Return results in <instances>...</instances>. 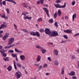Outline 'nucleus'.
Segmentation results:
<instances>
[{
  "instance_id": "nucleus-1",
  "label": "nucleus",
  "mask_w": 79,
  "mask_h": 79,
  "mask_svg": "<svg viewBox=\"0 0 79 79\" xmlns=\"http://www.w3.org/2000/svg\"><path fill=\"white\" fill-rule=\"evenodd\" d=\"M27 15H29V13L27 11L24 12H23L21 14L22 15H23L24 17H23L24 19H28L29 20H31L32 18V17H29L28 16H26Z\"/></svg>"
},
{
  "instance_id": "nucleus-2",
  "label": "nucleus",
  "mask_w": 79,
  "mask_h": 79,
  "mask_svg": "<svg viewBox=\"0 0 79 79\" xmlns=\"http://www.w3.org/2000/svg\"><path fill=\"white\" fill-rule=\"evenodd\" d=\"M52 37H56L59 35L57 31H51L50 35Z\"/></svg>"
},
{
  "instance_id": "nucleus-3",
  "label": "nucleus",
  "mask_w": 79,
  "mask_h": 79,
  "mask_svg": "<svg viewBox=\"0 0 79 79\" xmlns=\"http://www.w3.org/2000/svg\"><path fill=\"white\" fill-rule=\"evenodd\" d=\"M21 73L20 72H17L15 73V75L17 79H19L21 76Z\"/></svg>"
},
{
  "instance_id": "nucleus-4",
  "label": "nucleus",
  "mask_w": 79,
  "mask_h": 79,
  "mask_svg": "<svg viewBox=\"0 0 79 79\" xmlns=\"http://www.w3.org/2000/svg\"><path fill=\"white\" fill-rule=\"evenodd\" d=\"M45 32L46 34L50 35L52 31H50V30L49 28H45Z\"/></svg>"
},
{
  "instance_id": "nucleus-5",
  "label": "nucleus",
  "mask_w": 79,
  "mask_h": 79,
  "mask_svg": "<svg viewBox=\"0 0 79 79\" xmlns=\"http://www.w3.org/2000/svg\"><path fill=\"white\" fill-rule=\"evenodd\" d=\"M14 40H15V39L13 38H10L9 40V43L8 44V45H11L14 42Z\"/></svg>"
},
{
  "instance_id": "nucleus-6",
  "label": "nucleus",
  "mask_w": 79,
  "mask_h": 79,
  "mask_svg": "<svg viewBox=\"0 0 79 79\" xmlns=\"http://www.w3.org/2000/svg\"><path fill=\"white\" fill-rule=\"evenodd\" d=\"M43 10H44L46 12V14L49 17V11L48 10V9L46 7H44L43 8Z\"/></svg>"
},
{
  "instance_id": "nucleus-7",
  "label": "nucleus",
  "mask_w": 79,
  "mask_h": 79,
  "mask_svg": "<svg viewBox=\"0 0 79 79\" xmlns=\"http://www.w3.org/2000/svg\"><path fill=\"white\" fill-rule=\"evenodd\" d=\"M64 32L67 34H72V30H71L67 29L66 30H64Z\"/></svg>"
},
{
  "instance_id": "nucleus-8",
  "label": "nucleus",
  "mask_w": 79,
  "mask_h": 79,
  "mask_svg": "<svg viewBox=\"0 0 79 79\" xmlns=\"http://www.w3.org/2000/svg\"><path fill=\"white\" fill-rule=\"evenodd\" d=\"M0 52L2 53V55L3 56H4V57L6 56V53H5V50H0Z\"/></svg>"
},
{
  "instance_id": "nucleus-9",
  "label": "nucleus",
  "mask_w": 79,
  "mask_h": 79,
  "mask_svg": "<svg viewBox=\"0 0 79 79\" xmlns=\"http://www.w3.org/2000/svg\"><path fill=\"white\" fill-rule=\"evenodd\" d=\"M20 58L22 61H24V60H26V57H25V56L23 55L20 56Z\"/></svg>"
},
{
  "instance_id": "nucleus-10",
  "label": "nucleus",
  "mask_w": 79,
  "mask_h": 79,
  "mask_svg": "<svg viewBox=\"0 0 79 79\" xmlns=\"http://www.w3.org/2000/svg\"><path fill=\"white\" fill-rule=\"evenodd\" d=\"M15 46V44H13L9 46H6L4 48L5 49H8V48H11V47H14Z\"/></svg>"
},
{
  "instance_id": "nucleus-11",
  "label": "nucleus",
  "mask_w": 79,
  "mask_h": 79,
  "mask_svg": "<svg viewBox=\"0 0 79 79\" xmlns=\"http://www.w3.org/2000/svg\"><path fill=\"white\" fill-rule=\"evenodd\" d=\"M40 60H41V56L40 55H38L36 59V61L39 62V61H40Z\"/></svg>"
},
{
  "instance_id": "nucleus-12",
  "label": "nucleus",
  "mask_w": 79,
  "mask_h": 79,
  "mask_svg": "<svg viewBox=\"0 0 79 79\" xmlns=\"http://www.w3.org/2000/svg\"><path fill=\"white\" fill-rule=\"evenodd\" d=\"M53 54L55 55H58V51L57 50H54L53 51Z\"/></svg>"
},
{
  "instance_id": "nucleus-13",
  "label": "nucleus",
  "mask_w": 79,
  "mask_h": 79,
  "mask_svg": "<svg viewBox=\"0 0 79 79\" xmlns=\"http://www.w3.org/2000/svg\"><path fill=\"white\" fill-rule=\"evenodd\" d=\"M75 74H76V73H75L74 71H72L70 73H69V75L71 76H73L75 75Z\"/></svg>"
},
{
  "instance_id": "nucleus-14",
  "label": "nucleus",
  "mask_w": 79,
  "mask_h": 79,
  "mask_svg": "<svg viewBox=\"0 0 79 79\" xmlns=\"http://www.w3.org/2000/svg\"><path fill=\"white\" fill-rule=\"evenodd\" d=\"M6 27V25L4 24H3L1 25L0 27V30H1L2 28H4V27Z\"/></svg>"
},
{
  "instance_id": "nucleus-15",
  "label": "nucleus",
  "mask_w": 79,
  "mask_h": 79,
  "mask_svg": "<svg viewBox=\"0 0 79 79\" xmlns=\"http://www.w3.org/2000/svg\"><path fill=\"white\" fill-rule=\"evenodd\" d=\"M5 1L9 2H11V3H13L14 4H16V2L14 1L13 0H5Z\"/></svg>"
},
{
  "instance_id": "nucleus-16",
  "label": "nucleus",
  "mask_w": 79,
  "mask_h": 79,
  "mask_svg": "<svg viewBox=\"0 0 79 79\" xmlns=\"http://www.w3.org/2000/svg\"><path fill=\"white\" fill-rule=\"evenodd\" d=\"M55 6L56 8H61V6L59 4H57L55 5Z\"/></svg>"
},
{
  "instance_id": "nucleus-17",
  "label": "nucleus",
  "mask_w": 79,
  "mask_h": 79,
  "mask_svg": "<svg viewBox=\"0 0 79 79\" xmlns=\"http://www.w3.org/2000/svg\"><path fill=\"white\" fill-rule=\"evenodd\" d=\"M1 18H4V19H8V17L7 16L5 17V14H3L1 16Z\"/></svg>"
},
{
  "instance_id": "nucleus-18",
  "label": "nucleus",
  "mask_w": 79,
  "mask_h": 79,
  "mask_svg": "<svg viewBox=\"0 0 79 79\" xmlns=\"http://www.w3.org/2000/svg\"><path fill=\"white\" fill-rule=\"evenodd\" d=\"M23 6L25 8H27V7H28V5L27 4V3H23Z\"/></svg>"
},
{
  "instance_id": "nucleus-19",
  "label": "nucleus",
  "mask_w": 79,
  "mask_h": 79,
  "mask_svg": "<svg viewBox=\"0 0 79 79\" xmlns=\"http://www.w3.org/2000/svg\"><path fill=\"white\" fill-rule=\"evenodd\" d=\"M7 69L9 71H11L12 70V66H9L7 68Z\"/></svg>"
},
{
  "instance_id": "nucleus-20",
  "label": "nucleus",
  "mask_w": 79,
  "mask_h": 79,
  "mask_svg": "<svg viewBox=\"0 0 79 79\" xmlns=\"http://www.w3.org/2000/svg\"><path fill=\"white\" fill-rule=\"evenodd\" d=\"M57 15L59 16H60L61 15V10H59L58 12Z\"/></svg>"
},
{
  "instance_id": "nucleus-21",
  "label": "nucleus",
  "mask_w": 79,
  "mask_h": 79,
  "mask_svg": "<svg viewBox=\"0 0 79 79\" xmlns=\"http://www.w3.org/2000/svg\"><path fill=\"white\" fill-rule=\"evenodd\" d=\"M30 34L31 35H33L35 36V32H34L33 31H31L30 33Z\"/></svg>"
},
{
  "instance_id": "nucleus-22",
  "label": "nucleus",
  "mask_w": 79,
  "mask_h": 79,
  "mask_svg": "<svg viewBox=\"0 0 79 79\" xmlns=\"http://www.w3.org/2000/svg\"><path fill=\"white\" fill-rule=\"evenodd\" d=\"M54 64H55V65H56V66H58L59 63L58 61L56 60L54 62Z\"/></svg>"
},
{
  "instance_id": "nucleus-23",
  "label": "nucleus",
  "mask_w": 79,
  "mask_h": 79,
  "mask_svg": "<svg viewBox=\"0 0 79 79\" xmlns=\"http://www.w3.org/2000/svg\"><path fill=\"white\" fill-rule=\"evenodd\" d=\"M22 30L23 31H24V32H25V33H27V34L29 33V31H28L26 29H22Z\"/></svg>"
},
{
  "instance_id": "nucleus-24",
  "label": "nucleus",
  "mask_w": 79,
  "mask_h": 79,
  "mask_svg": "<svg viewBox=\"0 0 79 79\" xmlns=\"http://www.w3.org/2000/svg\"><path fill=\"white\" fill-rule=\"evenodd\" d=\"M35 35H37L38 37H40V33L38 31H36L35 32Z\"/></svg>"
},
{
  "instance_id": "nucleus-25",
  "label": "nucleus",
  "mask_w": 79,
  "mask_h": 79,
  "mask_svg": "<svg viewBox=\"0 0 79 79\" xmlns=\"http://www.w3.org/2000/svg\"><path fill=\"white\" fill-rule=\"evenodd\" d=\"M36 48H38L39 49H42V47L39 46L38 45H37L35 46Z\"/></svg>"
},
{
  "instance_id": "nucleus-26",
  "label": "nucleus",
  "mask_w": 79,
  "mask_h": 79,
  "mask_svg": "<svg viewBox=\"0 0 79 79\" xmlns=\"http://www.w3.org/2000/svg\"><path fill=\"white\" fill-rule=\"evenodd\" d=\"M76 14H75L74 15H73V19L72 20L74 21V18H76Z\"/></svg>"
},
{
  "instance_id": "nucleus-27",
  "label": "nucleus",
  "mask_w": 79,
  "mask_h": 79,
  "mask_svg": "<svg viewBox=\"0 0 79 79\" xmlns=\"http://www.w3.org/2000/svg\"><path fill=\"white\" fill-rule=\"evenodd\" d=\"M43 20V19H42V18H40L37 20V22H40V21H42Z\"/></svg>"
},
{
  "instance_id": "nucleus-28",
  "label": "nucleus",
  "mask_w": 79,
  "mask_h": 79,
  "mask_svg": "<svg viewBox=\"0 0 79 79\" xmlns=\"http://www.w3.org/2000/svg\"><path fill=\"white\" fill-rule=\"evenodd\" d=\"M13 63L14 64V66L15 69H17V67H16V61H14Z\"/></svg>"
},
{
  "instance_id": "nucleus-29",
  "label": "nucleus",
  "mask_w": 79,
  "mask_h": 79,
  "mask_svg": "<svg viewBox=\"0 0 79 79\" xmlns=\"http://www.w3.org/2000/svg\"><path fill=\"white\" fill-rule=\"evenodd\" d=\"M3 32V31L2 30L0 31V38H2L3 37V35L1 34H2Z\"/></svg>"
},
{
  "instance_id": "nucleus-30",
  "label": "nucleus",
  "mask_w": 79,
  "mask_h": 79,
  "mask_svg": "<svg viewBox=\"0 0 79 79\" xmlns=\"http://www.w3.org/2000/svg\"><path fill=\"white\" fill-rule=\"evenodd\" d=\"M16 64L18 68H21V64H20L19 63H17Z\"/></svg>"
},
{
  "instance_id": "nucleus-31",
  "label": "nucleus",
  "mask_w": 79,
  "mask_h": 79,
  "mask_svg": "<svg viewBox=\"0 0 79 79\" xmlns=\"http://www.w3.org/2000/svg\"><path fill=\"white\" fill-rule=\"evenodd\" d=\"M64 69H62L61 70V74L62 75L64 74Z\"/></svg>"
},
{
  "instance_id": "nucleus-32",
  "label": "nucleus",
  "mask_w": 79,
  "mask_h": 79,
  "mask_svg": "<svg viewBox=\"0 0 79 79\" xmlns=\"http://www.w3.org/2000/svg\"><path fill=\"white\" fill-rule=\"evenodd\" d=\"M11 56L14 58H15V57H16L17 56V55L16 54H11Z\"/></svg>"
},
{
  "instance_id": "nucleus-33",
  "label": "nucleus",
  "mask_w": 79,
  "mask_h": 79,
  "mask_svg": "<svg viewBox=\"0 0 79 79\" xmlns=\"http://www.w3.org/2000/svg\"><path fill=\"white\" fill-rule=\"evenodd\" d=\"M4 36L7 38L8 37V36H9V33L8 32H6V34L4 35Z\"/></svg>"
},
{
  "instance_id": "nucleus-34",
  "label": "nucleus",
  "mask_w": 79,
  "mask_h": 79,
  "mask_svg": "<svg viewBox=\"0 0 79 79\" xmlns=\"http://www.w3.org/2000/svg\"><path fill=\"white\" fill-rule=\"evenodd\" d=\"M66 2L64 3V6H61V8H65L66 7Z\"/></svg>"
},
{
  "instance_id": "nucleus-35",
  "label": "nucleus",
  "mask_w": 79,
  "mask_h": 79,
  "mask_svg": "<svg viewBox=\"0 0 79 79\" xmlns=\"http://www.w3.org/2000/svg\"><path fill=\"white\" fill-rule=\"evenodd\" d=\"M49 21L50 23H53V19H51L49 20Z\"/></svg>"
},
{
  "instance_id": "nucleus-36",
  "label": "nucleus",
  "mask_w": 79,
  "mask_h": 79,
  "mask_svg": "<svg viewBox=\"0 0 79 79\" xmlns=\"http://www.w3.org/2000/svg\"><path fill=\"white\" fill-rule=\"evenodd\" d=\"M57 12H56L55 14L54 15V18H56L57 16Z\"/></svg>"
},
{
  "instance_id": "nucleus-37",
  "label": "nucleus",
  "mask_w": 79,
  "mask_h": 79,
  "mask_svg": "<svg viewBox=\"0 0 79 79\" xmlns=\"http://www.w3.org/2000/svg\"><path fill=\"white\" fill-rule=\"evenodd\" d=\"M6 10L7 13L8 14H10V10H9V9H8V8H6Z\"/></svg>"
},
{
  "instance_id": "nucleus-38",
  "label": "nucleus",
  "mask_w": 79,
  "mask_h": 79,
  "mask_svg": "<svg viewBox=\"0 0 79 79\" xmlns=\"http://www.w3.org/2000/svg\"><path fill=\"white\" fill-rule=\"evenodd\" d=\"M56 2L57 3H61V0H57V1H56Z\"/></svg>"
},
{
  "instance_id": "nucleus-39",
  "label": "nucleus",
  "mask_w": 79,
  "mask_h": 79,
  "mask_svg": "<svg viewBox=\"0 0 79 79\" xmlns=\"http://www.w3.org/2000/svg\"><path fill=\"white\" fill-rule=\"evenodd\" d=\"M7 37L6 36H4L2 38V39L4 40H6V39H7Z\"/></svg>"
},
{
  "instance_id": "nucleus-40",
  "label": "nucleus",
  "mask_w": 79,
  "mask_h": 79,
  "mask_svg": "<svg viewBox=\"0 0 79 79\" xmlns=\"http://www.w3.org/2000/svg\"><path fill=\"white\" fill-rule=\"evenodd\" d=\"M15 52H17V53H22V51H19L18 50H15Z\"/></svg>"
},
{
  "instance_id": "nucleus-41",
  "label": "nucleus",
  "mask_w": 79,
  "mask_h": 79,
  "mask_svg": "<svg viewBox=\"0 0 79 79\" xmlns=\"http://www.w3.org/2000/svg\"><path fill=\"white\" fill-rule=\"evenodd\" d=\"M64 37L66 39H67L68 38V36L66 35H64Z\"/></svg>"
},
{
  "instance_id": "nucleus-42",
  "label": "nucleus",
  "mask_w": 79,
  "mask_h": 79,
  "mask_svg": "<svg viewBox=\"0 0 79 79\" xmlns=\"http://www.w3.org/2000/svg\"><path fill=\"white\" fill-rule=\"evenodd\" d=\"M39 31L40 32H43L44 31V30L43 29H41L39 30Z\"/></svg>"
},
{
  "instance_id": "nucleus-43",
  "label": "nucleus",
  "mask_w": 79,
  "mask_h": 79,
  "mask_svg": "<svg viewBox=\"0 0 79 79\" xmlns=\"http://www.w3.org/2000/svg\"><path fill=\"white\" fill-rule=\"evenodd\" d=\"M2 4H3V5H6V1H3L2 2Z\"/></svg>"
},
{
  "instance_id": "nucleus-44",
  "label": "nucleus",
  "mask_w": 79,
  "mask_h": 79,
  "mask_svg": "<svg viewBox=\"0 0 79 79\" xmlns=\"http://www.w3.org/2000/svg\"><path fill=\"white\" fill-rule=\"evenodd\" d=\"M43 67H44V68L47 67V64H44L43 65Z\"/></svg>"
},
{
  "instance_id": "nucleus-45",
  "label": "nucleus",
  "mask_w": 79,
  "mask_h": 79,
  "mask_svg": "<svg viewBox=\"0 0 79 79\" xmlns=\"http://www.w3.org/2000/svg\"><path fill=\"white\" fill-rule=\"evenodd\" d=\"M47 52V51H46V50H43L42 51V53L44 54V53H45V52Z\"/></svg>"
},
{
  "instance_id": "nucleus-46",
  "label": "nucleus",
  "mask_w": 79,
  "mask_h": 79,
  "mask_svg": "<svg viewBox=\"0 0 79 79\" xmlns=\"http://www.w3.org/2000/svg\"><path fill=\"white\" fill-rule=\"evenodd\" d=\"M3 60H4V61H9V60H8V58L6 57V58H3Z\"/></svg>"
},
{
  "instance_id": "nucleus-47",
  "label": "nucleus",
  "mask_w": 79,
  "mask_h": 79,
  "mask_svg": "<svg viewBox=\"0 0 79 79\" xmlns=\"http://www.w3.org/2000/svg\"><path fill=\"white\" fill-rule=\"evenodd\" d=\"M78 35H79V33H77V34H75V35H73V37H77V36H78Z\"/></svg>"
},
{
  "instance_id": "nucleus-48",
  "label": "nucleus",
  "mask_w": 79,
  "mask_h": 79,
  "mask_svg": "<svg viewBox=\"0 0 79 79\" xmlns=\"http://www.w3.org/2000/svg\"><path fill=\"white\" fill-rule=\"evenodd\" d=\"M54 25L55 26H56V27H58V24L56 22L54 24Z\"/></svg>"
},
{
  "instance_id": "nucleus-49",
  "label": "nucleus",
  "mask_w": 79,
  "mask_h": 79,
  "mask_svg": "<svg viewBox=\"0 0 79 79\" xmlns=\"http://www.w3.org/2000/svg\"><path fill=\"white\" fill-rule=\"evenodd\" d=\"M42 65H40L38 69H40V70L41 69H42Z\"/></svg>"
},
{
  "instance_id": "nucleus-50",
  "label": "nucleus",
  "mask_w": 79,
  "mask_h": 79,
  "mask_svg": "<svg viewBox=\"0 0 79 79\" xmlns=\"http://www.w3.org/2000/svg\"><path fill=\"white\" fill-rule=\"evenodd\" d=\"M0 5L1 6H2V0H0Z\"/></svg>"
},
{
  "instance_id": "nucleus-51",
  "label": "nucleus",
  "mask_w": 79,
  "mask_h": 79,
  "mask_svg": "<svg viewBox=\"0 0 79 79\" xmlns=\"http://www.w3.org/2000/svg\"><path fill=\"white\" fill-rule=\"evenodd\" d=\"M48 60H49V61H52V59L50 57H48Z\"/></svg>"
},
{
  "instance_id": "nucleus-52",
  "label": "nucleus",
  "mask_w": 79,
  "mask_h": 79,
  "mask_svg": "<svg viewBox=\"0 0 79 79\" xmlns=\"http://www.w3.org/2000/svg\"><path fill=\"white\" fill-rule=\"evenodd\" d=\"M9 53H13L14 52V51H13V50H9V51L8 52Z\"/></svg>"
},
{
  "instance_id": "nucleus-53",
  "label": "nucleus",
  "mask_w": 79,
  "mask_h": 79,
  "mask_svg": "<svg viewBox=\"0 0 79 79\" xmlns=\"http://www.w3.org/2000/svg\"><path fill=\"white\" fill-rule=\"evenodd\" d=\"M75 3H76V2H75V1H74L72 2V5L73 6L74 5Z\"/></svg>"
},
{
  "instance_id": "nucleus-54",
  "label": "nucleus",
  "mask_w": 79,
  "mask_h": 79,
  "mask_svg": "<svg viewBox=\"0 0 79 79\" xmlns=\"http://www.w3.org/2000/svg\"><path fill=\"white\" fill-rule=\"evenodd\" d=\"M72 60H74V59H75V58H76V57L74 56H73L72 57Z\"/></svg>"
},
{
  "instance_id": "nucleus-55",
  "label": "nucleus",
  "mask_w": 79,
  "mask_h": 79,
  "mask_svg": "<svg viewBox=\"0 0 79 79\" xmlns=\"http://www.w3.org/2000/svg\"><path fill=\"white\" fill-rule=\"evenodd\" d=\"M72 78L73 79H77V77L75 76L73 77Z\"/></svg>"
},
{
  "instance_id": "nucleus-56",
  "label": "nucleus",
  "mask_w": 79,
  "mask_h": 79,
  "mask_svg": "<svg viewBox=\"0 0 79 79\" xmlns=\"http://www.w3.org/2000/svg\"><path fill=\"white\" fill-rule=\"evenodd\" d=\"M39 64H34V65H35V66H39Z\"/></svg>"
},
{
  "instance_id": "nucleus-57",
  "label": "nucleus",
  "mask_w": 79,
  "mask_h": 79,
  "mask_svg": "<svg viewBox=\"0 0 79 79\" xmlns=\"http://www.w3.org/2000/svg\"><path fill=\"white\" fill-rule=\"evenodd\" d=\"M41 3V2L40 1H37L36 2L37 5H39V3Z\"/></svg>"
},
{
  "instance_id": "nucleus-58",
  "label": "nucleus",
  "mask_w": 79,
  "mask_h": 79,
  "mask_svg": "<svg viewBox=\"0 0 79 79\" xmlns=\"http://www.w3.org/2000/svg\"><path fill=\"white\" fill-rule=\"evenodd\" d=\"M41 2V3H44V0H39Z\"/></svg>"
},
{
  "instance_id": "nucleus-59",
  "label": "nucleus",
  "mask_w": 79,
  "mask_h": 79,
  "mask_svg": "<svg viewBox=\"0 0 79 79\" xmlns=\"http://www.w3.org/2000/svg\"><path fill=\"white\" fill-rule=\"evenodd\" d=\"M65 19H68V17L67 16H65Z\"/></svg>"
},
{
  "instance_id": "nucleus-60",
  "label": "nucleus",
  "mask_w": 79,
  "mask_h": 79,
  "mask_svg": "<svg viewBox=\"0 0 79 79\" xmlns=\"http://www.w3.org/2000/svg\"><path fill=\"white\" fill-rule=\"evenodd\" d=\"M15 59H16V61H18V57L17 56L15 57Z\"/></svg>"
},
{
  "instance_id": "nucleus-61",
  "label": "nucleus",
  "mask_w": 79,
  "mask_h": 79,
  "mask_svg": "<svg viewBox=\"0 0 79 79\" xmlns=\"http://www.w3.org/2000/svg\"><path fill=\"white\" fill-rule=\"evenodd\" d=\"M14 26L15 28V29H16L17 28V26H16V25L15 24H14Z\"/></svg>"
},
{
  "instance_id": "nucleus-62",
  "label": "nucleus",
  "mask_w": 79,
  "mask_h": 79,
  "mask_svg": "<svg viewBox=\"0 0 79 79\" xmlns=\"http://www.w3.org/2000/svg\"><path fill=\"white\" fill-rule=\"evenodd\" d=\"M2 48H3V46H2L0 45V49H2Z\"/></svg>"
},
{
  "instance_id": "nucleus-63",
  "label": "nucleus",
  "mask_w": 79,
  "mask_h": 79,
  "mask_svg": "<svg viewBox=\"0 0 79 79\" xmlns=\"http://www.w3.org/2000/svg\"><path fill=\"white\" fill-rule=\"evenodd\" d=\"M49 44H50L51 45H53V43H48V45H49Z\"/></svg>"
},
{
  "instance_id": "nucleus-64",
  "label": "nucleus",
  "mask_w": 79,
  "mask_h": 79,
  "mask_svg": "<svg viewBox=\"0 0 79 79\" xmlns=\"http://www.w3.org/2000/svg\"><path fill=\"white\" fill-rule=\"evenodd\" d=\"M44 6H45L46 7H47L48 6V5L47 4H44Z\"/></svg>"
}]
</instances>
